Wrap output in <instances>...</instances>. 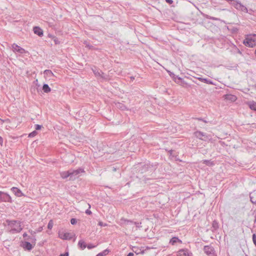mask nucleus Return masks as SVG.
I'll list each match as a JSON object with an SVG mask.
<instances>
[{
    "mask_svg": "<svg viewBox=\"0 0 256 256\" xmlns=\"http://www.w3.org/2000/svg\"><path fill=\"white\" fill-rule=\"evenodd\" d=\"M244 44L249 47H253L256 44V34H250L246 36Z\"/></svg>",
    "mask_w": 256,
    "mask_h": 256,
    "instance_id": "obj_1",
    "label": "nucleus"
},
{
    "mask_svg": "<svg viewBox=\"0 0 256 256\" xmlns=\"http://www.w3.org/2000/svg\"><path fill=\"white\" fill-rule=\"evenodd\" d=\"M58 238L63 240H70L74 236L73 232H59Z\"/></svg>",
    "mask_w": 256,
    "mask_h": 256,
    "instance_id": "obj_2",
    "label": "nucleus"
},
{
    "mask_svg": "<svg viewBox=\"0 0 256 256\" xmlns=\"http://www.w3.org/2000/svg\"><path fill=\"white\" fill-rule=\"evenodd\" d=\"M12 48L14 52H18L20 54H28L27 50L16 44H12Z\"/></svg>",
    "mask_w": 256,
    "mask_h": 256,
    "instance_id": "obj_3",
    "label": "nucleus"
},
{
    "mask_svg": "<svg viewBox=\"0 0 256 256\" xmlns=\"http://www.w3.org/2000/svg\"><path fill=\"white\" fill-rule=\"evenodd\" d=\"M10 224L13 230L16 232H20L22 230V228L20 222L12 221Z\"/></svg>",
    "mask_w": 256,
    "mask_h": 256,
    "instance_id": "obj_4",
    "label": "nucleus"
},
{
    "mask_svg": "<svg viewBox=\"0 0 256 256\" xmlns=\"http://www.w3.org/2000/svg\"><path fill=\"white\" fill-rule=\"evenodd\" d=\"M0 201L5 202H12L11 196L8 194L0 192Z\"/></svg>",
    "mask_w": 256,
    "mask_h": 256,
    "instance_id": "obj_5",
    "label": "nucleus"
},
{
    "mask_svg": "<svg viewBox=\"0 0 256 256\" xmlns=\"http://www.w3.org/2000/svg\"><path fill=\"white\" fill-rule=\"evenodd\" d=\"M178 256H192V254L187 249H181L178 252Z\"/></svg>",
    "mask_w": 256,
    "mask_h": 256,
    "instance_id": "obj_6",
    "label": "nucleus"
},
{
    "mask_svg": "<svg viewBox=\"0 0 256 256\" xmlns=\"http://www.w3.org/2000/svg\"><path fill=\"white\" fill-rule=\"evenodd\" d=\"M233 5L234 6V8L238 10H241V11H242V12H248L247 8L240 2H234L233 4Z\"/></svg>",
    "mask_w": 256,
    "mask_h": 256,
    "instance_id": "obj_7",
    "label": "nucleus"
},
{
    "mask_svg": "<svg viewBox=\"0 0 256 256\" xmlns=\"http://www.w3.org/2000/svg\"><path fill=\"white\" fill-rule=\"evenodd\" d=\"M11 190L16 196L20 197L24 196L22 191L17 188L12 187Z\"/></svg>",
    "mask_w": 256,
    "mask_h": 256,
    "instance_id": "obj_8",
    "label": "nucleus"
},
{
    "mask_svg": "<svg viewBox=\"0 0 256 256\" xmlns=\"http://www.w3.org/2000/svg\"><path fill=\"white\" fill-rule=\"evenodd\" d=\"M21 246L24 249L28 250H30L32 248L33 246L32 244L28 242H22Z\"/></svg>",
    "mask_w": 256,
    "mask_h": 256,
    "instance_id": "obj_9",
    "label": "nucleus"
},
{
    "mask_svg": "<svg viewBox=\"0 0 256 256\" xmlns=\"http://www.w3.org/2000/svg\"><path fill=\"white\" fill-rule=\"evenodd\" d=\"M34 32L35 34H38L39 36H42L43 35V31L39 27H34Z\"/></svg>",
    "mask_w": 256,
    "mask_h": 256,
    "instance_id": "obj_10",
    "label": "nucleus"
},
{
    "mask_svg": "<svg viewBox=\"0 0 256 256\" xmlns=\"http://www.w3.org/2000/svg\"><path fill=\"white\" fill-rule=\"evenodd\" d=\"M225 99L231 102H235L236 100V97L232 94H226L225 96Z\"/></svg>",
    "mask_w": 256,
    "mask_h": 256,
    "instance_id": "obj_11",
    "label": "nucleus"
},
{
    "mask_svg": "<svg viewBox=\"0 0 256 256\" xmlns=\"http://www.w3.org/2000/svg\"><path fill=\"white\" fill-rule=\"evenodd\" d=\"M60 176L62 178H68V176H72V173H70V170H69L68 171H65V172H62L60 173Z\"/></svg>",
    "mask_w": 256,
    "mask_h": 256,
    "instance_id": "obj_12",
    "label": "nucleus"
},
{
    "mask_svg": "<svg viewBox=\"0 0 256 256\" xmlns=\"http://www.w3.org/2000/svg\"><path fill=\"white\" fill-rule=\"evenodd\" d=\"M248 104L249 108L252 110L256 112V102H248Z\"/></svg>",
    "mask_w": 256,
    "mask_h": 256,
    "instance_id": "obj_13",
    "label": "nucleus"
},
{
    "mask_svg": "<svg viewBox=\"0 0 256 256\" xmlns=\"http://www.w3.org/2000/svg\"><path fill=\"white\" fill-rule=\"evenodd\" d=\"M177 242L182 243V241L176 237H173L170 242L172 245H174Z\"/></svg>",
    "mask_w": 256,
    "mask_h": 256,
    "instance_id": "obj_14",
    "label": "nucleus"
},
{
    "mask_svg": "<svg viewBox=\"0 0 256 256\" xmlns=\"http://www.w3.org/2000/svg\"><path fill=\"white\" fill-rule=\"evenodd\" d=\"M250 201L253 204H256V192H252L250 194Z\"/></svg>",
    "mask_w": 256,
    "mask_h": 256,
    "instance_id": "obj_15",
    "label": "nucleus"
},
{
    "mask_svg": "<svg viewBox=\"0 0 256 256\" xmlns=\"http://www.w3.org/2000/svg\"><path fill=\"white\" fill-rule=\"evenodd\" d=\"M70 170V173H72V175H75V176L78 175L80 172H84V170H81V169L76 170Z\"/></svg>",
    "mask_w": 256,
    "mask_h": 256,
    "instance_id": "obj_16",
    "label": "nucleus"
},
{
    "mask_svg": "<svg viewBox=\"0 0 256 256\" xmlns=\"http://www.w3.org/2000/svg\"><path fill=\"white\" fill-rule=\"evenodd\" d=\"M78 246L82 250H84L86 248V243L83 240L79 241L78 243Z\"/></svg>",
    "mask_w": 256,
    "mask_h": 256,
    "instance_id": "obj_17",
    "label": "nucleus"
},
{
    "mask_svg": "<svg viewBox=\"0 0 256 256\" xmlns=\"http://www.w3.org/2000/svg\"><path fill=\"white\" fill-rule=\"evenodd\" d=\"M42 90L45 92H50V88L47 84H44L42 86Z\"/></svg>",
    "mask_w": 256,
    "mask_h": 256,
    "instance_id": "obj_18",
    "label": "nucleus"
},
{
    "mask_svg": "<svg viewBox=\"0 0 256 256\" xmlns=\"http://www.w3.org/2000/svg\"><path fill=\"white\" fill-rule=\"evenodd\" d=\"M50 38H52V40L54 41L56 44H60V42L58 40V38L54 36H50Z\"/></svg>",
    "mask_w": 256,
    "mask_h": 256,
    "instance_id": "obj_19",
    "label": "nucleus"
},
{
    "mask_svg": "<svg viewBox=\"0 0 256 256\" xmlns=\"http://www.w3.org/2000/svg\"><path fill=\"white\" fill-rule=\"evenodd\" d=\"M195 135L197 138H198L200 139H202V140L203 139V137L204 136L202 132H195Z\"/></svg>",
    "mask_w": 256,
    "mask_h": 256,
    "instance_id": "obj_20",
    "label": "nucleus"
},
{
    "mask_svg": "<svg viewBox=\"0 0 256 256\" xmlns=\"http://www.w3.org/2000/svg\"><path fill=\"white\" fill-rule=\"evenodd\" d=\"M108 252H109L108 250H104L102 252H100V253L98 254L96 256H106L108 254Z\"/></svg>",
    "mask_w": 256,
    "mask_h": 256,
    "instance_id": "obj_21",
    "label": "nucleus"
},
{
    "mask_svg": "<svg viewBox=\"0 0 256 256\" xmlns=\"http://www.w3.org/2000/svg\"><path fill=\"white\" fill-rule=\"evenodd\" d=\"M204 250L205 252H206L207 254H208V252L210 253L211 251L212 250V248L208 246H206L204 248Z\"/></svg>",
    "mask_w": 256,
    "mask_h": 256,
    "instance_id": "obj_22",
    "label": "nucleus"
},
{
    "mask_svg": "<svg viewBox=\"0 0 256 256\" xmlns=\"http://www.w3.org/2000/svg\"><path fill=\"white\" fill-rule=\"evenodd\" d=\"M53 222L52 220H50L48 224V228L50 230H51L53 227Z\"/></svg>",
    "mask_w": 256,
    "mask_h": 256,
    "instance_id": "obj_23",
    "label": "nucleus"
},
{
    "mask_svg": "<svg viewBox=\"0 0 256 256\" xmlns=\"http://www.w3.org/2000/svg\"><path fill=\"white\" fill-rule=\"evenodd\" d=\"M37 134V132H36V131H34L32 132H30L29 134H28V137H30V138H32V137H34V136H36V135Z\"/></svg>",
    "mask_w": 256,
    "mask_h": 256,
    "instance_id": "obj_24",
    "label": "nucleus"
},
{
    "mask_svg": "<svg viewBox=\"0 0 256 256\" xmlns=\"http://www.w3.org/2000/svg\"><path fill=\"white\" fill-rule=\"evenodd\" d=\"M77 222V220L75 218H72L71 220H70V223L72 224H74L76 223Z\"/></svg>",
    "mask_w": 256,
    "mask_h": 256,
    "instance_id": "obj_25",
    "label": "nucleus"
},
{
    "mask_svg": "<svg viewBox=\"0 0 256 256\" xmlns=\"http://www.w3.org/2000/svg\"><path fill=\"white\" fill-rule=\"evenodd\" d=\"M41 128H42V126L39 125V124H36V130H40L41 129Z\"/></svg>",
    "mask_w": 256,
    "mask_h": 256,
    "instance_id": "obj_26",
    "label": "nucleus"
},
{
    "mask_svg": "<svg viewBox=\"0 0 256 256\" xmlns=\"http://www.w3.org/2000/svg\"><path fill=\"white\" fill-rule=\"evenodd\" d=\"M60 256H68V252H66L64 254H60Z\"/></svg>",
    "mask_w": 256,
    "mask_h": 256,
    "instance_id": "obj_27",
    "label": "nucleus"
},
{
    "mask_svg": "<svg viewBox=\"0 0 256 256\" xmlns=\"http://www.w3.org/2000/svg\"><path fill=\"white\" fill-rule=\"evenodd\" d=\"M166 2L168 3L169 4H172L173 2L172 0H166Z\"/></svg>",
    "mask_w": 256,
    "mask_h": 256,
    "instance_id": "obj_28",
    "label": "nucleus"
},
{
    "mask_svg": "<svg viewBox=\"0 0 256 256\" xmlns=\"http://www.w3.org/2000/svg\"><path fill=\"white\" fill-rule=\"evenodd\" d=\"M86 213L88 214H92V212L90 210H86Z\"/></svg>",
    "mask_w": 256,
    "mask_h": 256,
    "instance_id": "obj_29",
    "label": "nucleus"
},
{
    "mask_svg": "<svg viewBox=\"0 0 256 256\" xmlns=\"http://www.w3.org/2000/svg\"><path fill=\"white\" fill-rule=\"evenodd\" d=\"M127 256H134V254L133 253L130 252L128 254Z\"/></svg>",
    "mask_w": 256,
    "mask_h": 256,
    "instance_id": "obj_30",
    "label": "nucleus"
},
{
    "mask_svg": "<svg viewBox=\"0 0 256 256\" xmlns=\"http://www.w3.org/2000/svg\"><path fill=\"white\" fill-rule=\"evenodd\" d=\"M87 247L88 248L90 249V248H94V246H88Z\"/></svg>",
    "mask_w": 256,
    "mask_h": 256,
    "instance_id": "obj_31",
    "label": "nucleus"
},
{
    "mask_svg": "<svg viewBox=\"0 0 256 256\" xmlns=\"http://www.w3.org/2000/svg\"><path fill=\"white\" fill-rule=\"evenodd\" d=\"M28 236V234H26V233H24V234H23V236H24V237H26V236Z\"/></svg>",
    "mask_w": 256,
    "mask_h": 256,
    "instance_id": "obj_32",
    "label": "nucleus"
},
{
    "mask_svg": "<svg viewBox=\"0 0 256 256\" xmlns=\"http://www.w3.org/2000/svg\"><path fill=\"white\" fill-rule=\"evenodd\" d=\"M42 228H40L38 232H41L42 230Z\"/></svg>",
    "mask_w": 256,
    "mask_h": 256,
    "instance_id": "obj_33",
    "label": "nucleus"
},
{
    "mask_svg": "<svg viewBox=\"0 0 256 256\" xmlns=\"http://www.w3.org/2000/svg\"><path fill=\"white\" fill-rule=\"evenodd\" d=\"M30 233H31V234H35V232H32V231H31V232H30Z\"/></svg>",
    "mask_w": 256,
    "mask_h": 256,
    "instance_id": "obj_34",
    "label": "nucleus"
}]
</instances>
